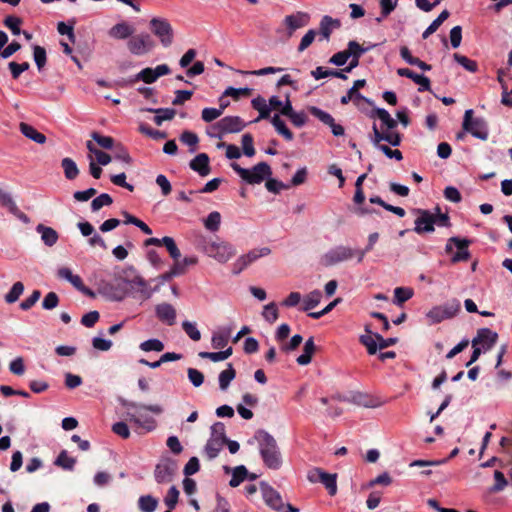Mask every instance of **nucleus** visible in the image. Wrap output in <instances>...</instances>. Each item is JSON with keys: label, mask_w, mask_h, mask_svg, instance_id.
Segmentation results:
<instances>
[{"label": "nucleus", "mask_w": 512, "mask_h": 512, "mask_svg": "<svg viewBox=\"0 0 512 512\" xmlns=\"http://www.w3.org/2000/svg\"><path fill=\"white\" fill-rule=\"evenodd\" d=\"M122 405L127 408V415L130 421L145 429L147 432L153 431L156 428V421L153 417L147 415L146 412H152L156 415H160L163 412L162 406L158 404L145 405L123 400Z\"/></svg>", "instance_id": "f257e3e1"}, {"label": "nucleus", "mask_w": 512, "mask_h": 512, "mask_svg": "<svg viewBox=\"0 0 512 512\" xmlns=\"http://www.w3.org/2000/svg\"><path fill=\"white\" fill-rule=\"evenodd\" d=\"M255 439L264 465L272 470L280 469L282 456L275 438L265 430H258L255 433Z\"/></svg>", "instance_id": "f03ea898"}, {"label": "nucleus", "mask_w": 512, "mask_h": 512, "mask_svg": "<svg viewBox=\"0 0 512 512\" xmlns=\"http://www.w3.org/2000/svg\"><path fill=\"white\" fill-rule=\"evenodd\" d=\"M310 16L306 12L298 11L296 13L286 15L280 26L276 29V34L281 42L290 40L295 32L309 24Z\"/></svg>", "instance_id": "7ed1b4c3"}, {"label": "nucleus", "mask_w": 512, "mask_h": 512, "mask_svg": "<svg viewBox=\"0 0 512 512\" xmlns=\"http://www.w3.org/2000/svg\"><path fill=\"white\" fill-rule=\"evenodd\" d=\"M202 251L219 263L228 262L236 254L234 245L219 238L205 241Z\"/></svg>", "instance_id": "20e7f679"}, {"label": "nucleus", "mask_w": 512, "mask_h": 512, "mask_svg": "<svg viewBox=\"0 0 512 512\" xmlns=\"http://www.w3.org/2000/svg\"><path fill=\"white\" fill-rule=\"evenodd\" d=\"M232 169L248 184H260L272 174L271 167L266 162L256 164L252 169L241 167L237 163L231 164Z\"/></svg>", "instance_id": "39448f33"}, {"label": "nucleus", "mask_w": 512, "mask_h": 512, "mask_svg": "<svg viewBox=\"0 0 512 512\" xmlns=\"http://www.w3.org/2000/svg\"><path fill=\"white\" fill-rule=\"evenodd\" d=\"M262 497L267 506L277 512H299V509L291 504H284L282 496L266 482L260 483Z\"/></svg>", "instance_id": "423d86ee"}, {"label": "nucleus", "mask_w": 512, "mask_h": 512, "mask_svg": "<svg viewBox=\"0 0 512 512\" xmlns=\"http://www.w3.org/2000/svg\"><path fill=\"white\" fill-rule=\"evenodd\" d=\"M245 127L246 123L239 116H226L211 125V129L217 130V133H210V137L220 139L224 134L237 133Z\"/></svg>", "instance_id": "0eeeda50"}, {"label": "nucleus", "mask_w": 512, "mask_h": 512, "mask_svg": "<svg viewBox=\"0 0 512 512\" xmlns=\"http://www.w3.org/2000/svg\"><path fill=\"white\" fill-rule=\"evenodd\" d=\"M473 110L465 111L462 127L464 131L471 133L475 138L486 140L489 135L487 122L483 118H472Z\"/></svg>", "instance_id": "6e6552de"}, {"label": "nucleus", "mask_w": 512, "mask_h": 512, "mask_svg": "<svg viewBox=\"0 0 512 512\" xmlns=\"http://www.w3.org/2000/svg\"><path fill=\"white\" fill-rule=\"evenodd\" d=\"M355 257L353 248L345 245H338L329 249L322 257L321 263L326 267L337 265Z\"/></svg>", "instance_id": "1a4fd4ad"}, {"label": "nucleus", "mask_w": 512, "mask_h": 512, "mask_svg": "<svg viewBox=\"0 0 512 512\" xmlns=\"http://www.w3.org/2000/svg\"><path fill=\"white\" fill-rule=\"evenodd\" d=\"M271 253L269 247L254 248L248 253L239 256L232 264V273L234 275L240 274L247 267L253 264L258 259L265 257Z\"/></svg>", "instance_id": "9d476101"}, {"label": "nucleus", "mask_w": 512, "mask_h": 512, "mask_svg": "<svg viewBox=\"0 0 512 512\" xmlns=\"http://www.w3.org/2000/svg\"><path fill=\"white\" fill-rule=\"evenodd\" d=\"M150 29L159 38L164 47H169L173 42L174 32L167 19L154 17L150 20Z\"/></svg>", "instance_id": "9b49d317"}, {"label": "nucleus", "mask_w": 512, "mask_h": 512, "mask_svg": "<svg viewBox=\"0 0 512 512\" xmlns=\"http://www.w3.org/2000/svg\"><path fill=\"white\" fill-rule=\"evenodd\" d=\"M471 241L468 239H461L459 237H451L447 240L445 251L446 253H452L453 248H457V252L453 254L451 257L452 263H458L462 261H467L470 259V252L468 250V247L470 245Z\"/></svg>", "instance_id": "f8f14e48"}, {"label": "nucleus", "mask_w": 512, "mask_h": 512, "mask_svg": "<svg viewBox=\"0 0 512 512\" xmlns=\"http://www.w3.org/2000/svg\"><path fill=\"white\" fill-rule=\"evenodd\" d=\"M459 310L460 302L458 300H452L443 306L433 307L427 312L426 316L432 323H440L445 319L454 317Z\"/></svg>", "instance_id": "ddd939ff"}, {"label": "nucleus", "mask_w": 512, "mask_h": 512, "mask_svg": "<svg viewBox=\"0 0 512 512\" xmlns=\"http://www.w3.org/2000/svg\"><path fill=\"white\" fill-rule=\"evenodd\" d=\"M417 218L414 221V231L417 234L431 233L435 230L436 223L435 214L426 209H415Z\"/></svg>", "instance_id": "4468645a"}, {"label": "nucleus", "mask_w": 512, "mask_h": 512, "mask_svg": "<svg viewBox=\"0 0 512 512\" xmlns=\"http://www.w3.org/2000/svg\"><path fill=\"white\" fill-rule=\"evenodd\" d=\"M178 469L177 462L173 459H164L155 467L154 477L157 483H168L173 480Z\"/></svg>", "instance_id": "2eb2a0df"}, {"label": "nucleus", "mask_w": 512, "mask_h": 512, "mask_svg": "<svg viewBox=\"0 0 512 512\" xmlns=\"http://www.w3.org/2000/svg\"><path fill=\"white\" fill-rule=\"evenodd\" d=\"M127 46L132 54L143 55L154 47V42L149 34L142 33L136 36H132L129 39Z\"/></svg>", "instance_id": "dca6fc26"}, {"label": "nucleus", "mask_w": 512, "mask_h": 512, "mask_svg": "<svg viewBox=\"0 0 512 512\" xmlns=\"http://www.w3.org/2000/svg\"><path fill=\"white\" fill-rule=\"evenodd\" d=\"M498 333L489 328H480L472 339V346L478 345L483 352H487L497 343Z\"/></svg>", "instance_id": "f3484780"}, {"label": "nucleus", "mask_w": 512, "mask_h": 512, "mask_svg": "<svg viewBox=\"0 0 512 512\" xmlns=\"http://www.w3.org/2000/svg\"><path fill=\"white\" fill-rule=\"evenodd\" d=\"M308 110L314 117L319 119L323 124L328 125L331 128V132L334 136L344 135L345 131L343 126L335 123L334 118L328 112H325L316 106H310Z\"/></svg>", "instance_id": "a211bd4d"}, {"label": "nucleus", "mask_w": 512, "mask_h": 512, "mask_svg": "<svg viewBox=\"0 0 512 512\" xmlns=\"http://www.w3.org/2000/svg\"><path fill=\"white\" fill-rule=\"evenodd\" d=\"M189 167L201 177H206L211 172L210 159L206 153H199L189 163Z\"/></svg>", "instance_id": "6ab92c4d"}, {"label": "nucleus", "mask_w": 512, "mask_h": 512, "mask_svg": "<svg viewBox=\"0 0 512 512\" xmlns=\"http://www.w3.org/2000/svg\"><path fill=\"white\" fill-rule=\"evenodd\" d=\"M397 74L401 77H407V78L411 79L412 81H414L416 84H418L419 92L431 90L430 80L428 77H426L424 75L417 74L408 68H399L397 70Z\"/></svg>", "instance_id": "aec40b11"}, {"label": "nucleus", "mask_w": 512, "mask_h": 512, "mask_svg": "<svg viewBox=\"0 0 512 512\" xmlns=\"http://www.w3.org/2000/svg\"><path fill=\"white\" fill-rule=\"evenodd\" d=\"M155 314L161 322L169 326L174 325L176 322V310L169 303L164 302L156 305Z\"/></svg>", "instance_id": "412c9836"}, {"label": "nucleus", "mask_w": 512, "mask_h": 512, "mask_svg": "<svg viewBox=\"0 0 512 512\" xmlns=\"http://www.w3.org/2000/svg\"><path fill=\"white\" fill-rule=\"evenodd\" d=\"M371 140H372V143L374 144V146H376L378 149H379V145H381L380 144L381 141H386L390 145L396 147L401 144L402 136L397 131H386V132L380 131V132L374 133Z\"/></svg>", "instance_id": "4be33fe9"}, {"label": "nucleus", "mask_w": 512, "mask_h": 512, "mask_svg": "<svg viewBox=\"0 0 512 512\" xmlns=\"http://www.w3.org/2000/svg\"><path fill=\"white\" fill-rule=\"evenodd\" d=\"M370 117H377L382 122V129H386L387 131H395L397 127V121L391 117L389 112L384 108H375L371 111Z\"/></svg>", "instance_id": "5701e85b"}, {"label": "nucleus", "mask_w": 512, "mask_h": 512, "mask_svg": "<svg viewBox=\"0 0 512 512\" xmlns=\"http://www.w3.org/2000/svg\"><path fill=\"white\" fill-rule=\"evenodd\" d=\"M127 284H129L132 288H137L144 299H149L152 294L157 290V288L151 289L148 287L147 282L140 275H134L133 278L124 280Z\"/></svg>", "instance_id": "b1692460"}, {"label": "nucleus", "mask_w": 512, "mask_h": 512, "mask_svg": "<svg viewBox=\"0 0 512 512\" xmlns=\"http://www.w3.org/2000/svg\"><path fill=\"white\" fill-rule=\"evenodd\" d=\"M135 29L126 22H120L110 28L108 34L111 38L124 40L131 37Z\"/></svg>", "instance_id": "393cba45"}, {"label": "nucleus", "mask_w": 512, "mask_h": 512, "mask_svg": "<svg viewBox=\"0 0 512 512\" xmlns=\"http://www.w3.org/2000/svg\"><path fill=\"white\" fill-rule=\"evenodd\" d=\"M36 232L41 235V240L48 247L54 246L59 239L58 232L52 227L45 226L44 224H38L36 226Z\"/></svg>", "instance_id": "a878e982"}, {"label": "nucleus", "mask_w": 512, "mask_h": 512, "mask_svg": "<svg viewBox=\"0 0 512 512\" xmlns=\"http://www.w3.org/2000/svg\"><path fill=\"white\" fill-rule=\"evenodd\" d=\"M340 27V21L333 19L332 17L325 15L319 25V33L325 40H329L332 31Z\"/></svg>", "instance_id": "bb28decb"}, {"label": "nucleus", "mask_w": 512, "mask_h": 512, "mask_svg": "<svg viewBox=\"0 0 512 512\" xmlns=\"http://www.w3.org/2000/svg\"><path fill=\"white\" fill-rule=\"evenodd\" d=\"M142 111L155 113L154 122L160 126L163 121L172 120L176 111L172 108H143Z\"/></svg>", "instance_id": "cd10ccee"}, {"label": "nucleus", "mask_w": 512, "mask_h": 512, "mask_svg": "<svg viewBox=\"0 0 512 512\" xmlns=\"http://www.w3.org/2000/svg\"><path fill=\"white\" fill-rule=\"evenodd\" d=\"M19 128L21 133L28 139L38 144H44L46 142V136L43 133L37 131L33 126L22 122L20 123Z\"/></svg>", "instance_id": "c85d7f7f"}, {"label": "nucleus", "mask_w": 512, "mask_h": 512, "mask_svg": "<svg viewBox=\"0 0 512 512\" xmlns=\"http://www.w3.org/2000/svg\"><path fill=\"white\" fill-rule=\"evenodd\" d=\"M311 75L314 77V79L319 80L325 77H336L340 79H346L347 76L344 73V70H334V69H324L323 67L319 66L316 67L314 70L311 71Z\"/></svg>", "instance_id": "c756f323"}, {"label": "nucleus", "mask_w": 512, "mask_h": 512, "mask_svg": "<svg viewBox=\"0 0 512 512\" xmlns=\"http://www.w3.org/2000/svg\"><path fill=\"white\" fill-rule=\"evenodd\" d=\"M315 350L316 346L314 344V340L310 337L304 344L303 353L296 359L297 363L302 366L308 365L312 360V355Z\"/></svg>", "instance_id": "7c9ffc66"}, {"label": "nucleus", "mask_w": 512, "mask_h": 512, "mask_svg": "<svg viewBox=\"0 0 512 512\" xmlns=\"http://www.w3.org/2000/svg\"><path fill=\"white\" fill-rule=\"evenodd\" d=\"M365 330L368 334L361 335L359 341L362 345H364L367 348V352L370 355H374L378 350V342L368 326H366Z\"/></svg>", "instance_id": "2f4dec72"}, {"label": "nucleus", "mask_w": 512, "mask_h": 512, "mask_svg": "<svg viewBox=\"0 0 512 512\" xmlns=\"http://www.w3.org/2000/svg\"><path fill=\"white\" fill-rule=\"evenodd\" d=\"M231 335V329L226 328L213 333L211 342L215 349L223 348L227 345Z\"/></svg>", "instance_id": "473e14b6"}, {"label": "nucleus", "mask_w": 512, "mask_h": 512, "mask_svg": "<svg viewBox=\"0 0 512 512\" xmlns=\"http://www.w3.org/2000/svg\"><path fill=\"white\" fill-rule=\"evenodd\" d=\"M86 147L88 151L95 156L99 165L105 166L111 162L112 157L108 153L98 149L91 141L86 142Z\"/></svg>", "instance_id": "72a5a7b5"}, {"label": "nucleus", "mask_w": 512, "mask_h": 512, "mask_svg": "<svg viewBox=\"0 0 512 512\" xmlns=\"http://www.w3.org/2000/svg\"><path fill=\"white\" fill-rule=\"evenodd\" d=\"M224 445L225 441L223 440L209 438L204 448L208 459L212 460L216 458Z\"/></svg>", "instance_id": "f704fd0d"}, {"label": "nucleus", "mask_w": 512, "mask_h": 512, "mask_svg": "<svg viewBox=\"0 0 512 512\" xmlns=\"http://www.w3.org/2000/svg\"><path fill=\"white\" fill-rule=\"evenodd\" d=\"M271 123L274 126L277 133L283 136L287 141L293 140V133L287 128L285 122L280 118L278 114H275L271 118Z\"/></svg>", "instance_id": "c9c22d12"}, {"label": "nucleus", "mask_w": 512, "mask_h": 512, "mask_svg": "<svg viewBox=\"0 0 512 512\" xmlns=\"http://www.w3.org/2000/svg\"><path fill=\"white\" fill-rule=\"evenodd\" d=\"M235 376L236 371L233 368L232 364L229 363L227 365V368L220 372L219 374L218 380L220 389L225 391L229 387L231 381L235 378Z\"/></svg>", "instance_id": "e433bc0d"}, {"label": "nucleus", "mask_w": 512, "mask_h": 512, "mask_svg": "<svg viewBox=\"0 0 512 512\" xmlns=\"http://www.w3.org/2000/svg\"><path fill=\"white\" fill-rule=\"evenodd\" d=\"M158 506V499L151 495H143L138 499V508L141 512H154Z\"/></svg>", "instance_id": "4c0bfd02"}, {"label": "nucleus", "mask_w": 512, "mask_h": 512, "mask_svg": "<svg viewBox=\"0 0 512 512\" xmlns=\"http://www.w3.org/2000/svg\"><path fill=\"white\" fill-rule=\"evenodd\" d=\"M61 166L64 170L65 177L68 180H74L78 176L79 169L73 159L68 157L63 158L61 161Z\"/></svg>", "instance_id": "58836bf2"}, {"label": "nucleus", "mask_w": 512, "mask_h": 512, "mask_svg": "<svg viewBox=\"0 0 512 512\" xmlns=\"http://www.w3.org/2000/svg\"><path fill=\"white\" fill-rule=\"evenodd\" d=\"M252 106L259 112V116L255 121L270 118L271 108L266 104L265 100L261 97L252 100Z\"/></svg>", "instance_id": "ea45409f"}, {"label": "nucleus", "mask_w": 512, "mask_h": 512, "mask_svg": "<svg viewBox=\"0 0 512 512\" xmlns=\"http://www.w3.org/2000/svg\"><path fill=\"white\" fill-rule=\"evenodd\" d=\"M322 293L320 290H313L310 293H308L303 301V311H309L313 308H315L321 301Z\"/></svg>", "instance_id": "a19ab883"}, {"label": "nucleus", "mask_w": 512, "mask_h": 512, "mask_svg": "<svg viewBox=\"0 0 512 512\" xmlns=\"http://www.w3.org/2000/svg\"><path fill=\"white\" fill-rule=\"evenodd\" d=\"M449 17V12L443 10L438 17L426 28L422 34L423 39H427L430 35L437 31L440 25Z\"/></svg>", "instance_id": "79ce46f5"}, {"label": "nucleus", "mask_w": 512, "mask_h": 512, "mask_svg": "<svg viewBox=\"0 0 512 512\" xmlns=\"http://www.w3.org/2000/svg\"><path fill=\"white\" fill-rule=\"evenodd\" d=\"M248 477V470L244 465L237 466L232 471V477L229 485L231 487L239 486Z\"/></svg>", "instance_id": "37998d69"}, {"label": "nucleus", "mask_w": 512, "mask_h": 512, "mask_svg": "<svg viewBox=\"0 0 512 512\" xmlns=\"http://www.w3.org/2000/svg\"><path fill=\"white\" fill-rule=\"evenodd\" d=\"M58 276L70 282L75 288L82 289V279L74 275L69 268L62 267L58 270Z\"/></svg>", "instance_id": "c03bdc74"}, {"label": "nucleus", "mask_w": 512, "mask_h": 512, "mask_svg": "<svg viewBox=\"0 0 512 512\" xmlns=\"http://www.w3.org/2000/svg\"><path fill=\"white\" fill-rule=\"evenodd\" d=\"M414 292L411 288L406 287H397L394 290V300L393 303L401 306L404 302L408 301L412 298Z\"/></svg>", "instance_id": "a18cd8bd"}, {"label": "nucleus", "mask_w": 512, "mask_h": 512, "mask_svg": "<svg viewBox=\"0 0 512 512\" xmlns=\"http://www.w3.org/2000/svg\"><path fill=\"white\" fill-rule=\"evenodd\" d=\"M54 464L56 466H59L65 470H73L74 466L76 464V459L69 457L66 450H63L59 453L58 457L56 458Z\"/></svg>", "instance_id": "49530a36"}, {"label": "nucleus", "mask_w": 512, "mask_h": 512, "mask_svg": "<svg viewBox=\"0 0 512 512\" xmlns=\"http://www.w3.org/2000/svg\"><path fill=\"white\" fill-rule=\"evenodd\" d=\"M321 475L322 476L320 483H322L325 486V488L328 490V493L331 496L335 495L337 493V475L330 474L325 471Z\"/></svg>", "instance_id": "de8ad7c7"}, {"label": "nucleus", "mask_w": 512, "mask_h": 512, "mask_svg": "<svg viewBox=\"0 0 512 512\" xmlns=\"http://www.w3.org/2000/svg\"><path fill=\"white\" fill-rule=\"evenodd\" d=\"M180 141L189 146V152L194 153L196 151L197 144L199 142V138L196 133L185 130L180 135Z\"/></svg>", "instance_id": "09e8293b"}, {"label": "nucleus", "mask_w": 512, "mask_h": 512, "mask_svg": "<svg viewBox=\"0 0 512 512\" xmlns=\"http://www.w3.org/2000/svg\"><path fill=\"white\" fill-rule=\"evenodd\" d=\"M24 284L20 281L15 282L9 292L5 295V301L8 304L15 303L24 292Z\"/></svg>", "instance_id": "8fccbe9b"}, {"label": "nucleus", "mask_w": 512, "mask_h": 512, "mask_svg": "<svg viewBox=\"0 0 512 512\" xmlns=\"http://www.w3.org/2000/svg\"><path fill=\"white\" fill-rule=\"evenodd\" d=\"M263 318L270 324H273L279 317L278 308L275 302H270L263 307Z\"/></svg>", "instance_id": "3c124183"}, {"label": "nucleus", "mask_w": 512, "mask_h": 512, "mask_svg": "<svg viewBox=\"0 0 512 512\" xmlns=\"http://www.w3.org/2000/svg\"><path fill=\"white\" fill-rule=\"evenodd\" d=\"M33 58L38 70L41 71L47 62V54L45 48L39 45H34Z\"/></svg>", "instance_id": "603ef678"}, {"label": "nucleus", "mask_w": 512, "mask_h": 512, "mask_svg": "<svg viewBox=\"0 0 512 512\" xmlns=\"http://www.w3.org/2000/svg\"><path fill=\"white\" fill-rule=\"evenodd\" d=\"M454 60L461 65L464 69L469 72L475 73L478 70V64L476 61L469 59L468 57L455 53L453 55Z\"/></svg>", "instance_id": "864d4df0"}, {"label": "nucleus", "mask_w": 512, "mask_h": 512, "mask_svg": "<svg viewBox=\"0 0 512 512\" xmlns=\"http://www.w3.org/2000/svg\"><path fill=\"white\" fill-rule=\"evenodd\" d=\"M139 348L144 352H161L164 350V343L159 339L153 338L140 343Z\"/></svg>", "instance_id": "5fc2aeb1"}, {"label": "nucleus", "mask_w": 512, "mask_h": 512, "mask_svg": "<svg viewBox=\"0 0 512 512\" xmlns=\"http://www.w3.org/2000/svg\"><path fill=\"white\" fill-rule=\"evenodd\" d=\"M221 223V215L217 211L211 212L204 221V226L207 230L211 232H216L219 230Z\"/></svg>", "instance_id": "6e6d98bb"}, {"label": "nucleus", "mask_w": 512, "mask_h": 512, "mask_svg": "<svg viewBox=\"0 0 512 512\" xmlns=\"http://www.w3.org/2000/svg\"><path fill=\"white\" fill-rule=\"evenodd\" d=\"M113 203L112 197L107 193H102L91 202V209L93 212L100 210L104 206H109Z\"/></svg>", "instance_id": "4d7b16f0"}, {"label": "nucleus", "mask_w": 512, "mask_h": 512, "mask_svg": "<svg viewBox=\"0 0 512 512\" xmlns=\"http://www.w3.org/2000/svg\"><path fill=\"white\" fill-rule=\"evenodd\" d=\"M162 243H163V246H165V248L169 252V255L171 256V258H173L174 260H177L181 257V252L178 249V247L172 237H169V236L163 237Z\"/></svg>", "instance_id": "13d9d810"}, {"label": "nucleus", "mask_w": 512, "mask_h": 512, "mask_svg": "<svg viewBox=\"0 0 512 512\" xmlns=\"http://www.w3.org/2000/svg\"><path fill=\"white\" fill-rule=\"evenodd\" d=\"M91 137L103 149L111 150L114 148L115 140L110 136H104V135L99 134L98 132H93L91 134Z\"/></svg>", "instance_id": "bf43d9fd"}, {"label": "nucleus", "mask_w": 512, "mask_h": 512, "mask_svg": "<svg viewBox=\"0 0 512 512\" xmlns=\"http://www.w3.org/2000/svg\"><path fill=\"white\" fill-rule=\"evenodd\" d=\"M179 494V490L177 489L176 486H171L170 489L168 490L164 498V503L169 510H173L176 507L179 499Z\"/></svg>", "instance_id": "052dcab7"}, {"label": "nucleus", "mask_w": 512, "mask_h": 512, "mask_svg": "<svg viewBox=\"0 0 512 512\" xmlns=\"http://www.w3.org/2000/svg\"><path fill=\"white\" fill-rule=\"evenodd\" d=\"M241 144L244 155L252 157L255 155V148L253 145V137L251 134L246 133L242 135Z\"/></svg>", "instance_id": "680f3d73"}, {"label": "nucleus", "mask_w": 512, "mask_h": 512, "mask_svg": "<svg viewBox=\"0 0 512 512\" xmlns=\"http://www.w3.org/2000/svg\"><path fill=\"white\" fill-rule=\"evenodd\" d=\"M0 205L7 208L10 213L17 207L12 195L2 188H0Z\"/></svg>", "instance_id": "e2e57ef3"}, {"label": "nucleus", "mask_w": 512, "mask_h": 512, "mask_svg": "<svg viewBox=\"0 0 512 512\" xmlns=\"http://www.w3.org/2000/svg\"><path fill=\"white\" fill-rule=\"evenodd\" d=\"M111 150L113 151L114 159L125 162L127 164L131 163V157L128 151L120 143L115 144L114 148Z\"/></svg>", "instance_id": "0e129e2a"}, {"label": "nucleus", "mask_w": 512, "mask_h": 512, "mask_svg": "<svg viewBox=\"0 0 512 512\" xmlns=\"http://www.w3.org/2000/svg\"><path fill=\"white\" fill-rule=\"evenodd\" d=\"M252 92V89L250 88H234V87H228L224 93L223 96H230L234 100H239L242 96H249Z\"/></svg>", "instance_id": "69168bd1"}, {"label": "nucleus", "mask_w": 512, "mask_h": 512, "mask_svg": "<svg viewBox=\"0 0 512 512\" xmlns=\"http://www.w3.org/2000/svg\"><path fill=\"white\" fill-rule=\"evenodd\" d=\"M317 35V32L314 29L308 30L304 36L301 38V41L299 43V46L297 48L299 53H302L305 51L315 40V37Z\"/></svg>", "instance_id": "338daca9"}, {"label": "nucleus", "mask_w": 512, "mask_h": 512, "mask_svg": "<svg viewBox=\"0 0 512 512\" xmlns=\"http://www.w3.org/2000/svg\"><path fill=\"white\" fill-rule=\"evenodd\" d=\"M182 328L185 333L193 340L199 341L201 339V333L197 329L196 324L190 321H183Z\"/></svg>", "instance_id": "774afa93"}]
</instances>
